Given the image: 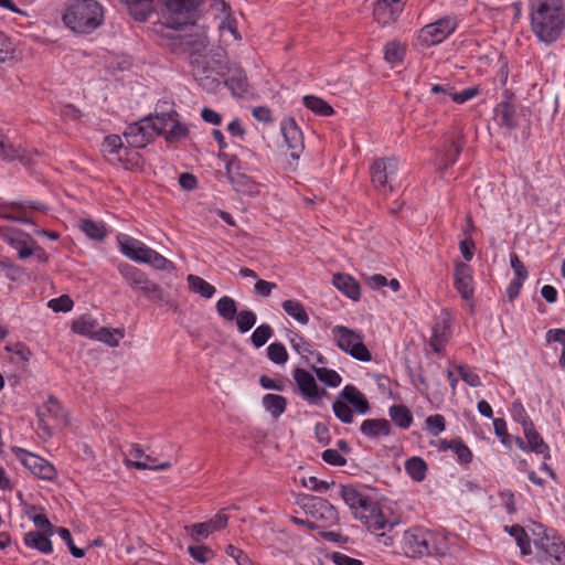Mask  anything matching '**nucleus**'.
Instances as JSON below:
<instances>
[{
  "label": "nucleus",
  "instance_id": "obj_1",
  "mask_svg": "<svg viewBox=\"0 0 565 565\" xmlns=\"http://www.w3.org/2000/svg\"><path fill=\"white\" fill-rule=\"evenodd\" d=\"M340 495L354 518L373 533L384 536L386 529L398 524L397 518H388L377 502L352 484L341 486Z\"/></svg>",
  "mask_w": 565,
  "mask_h": 565
},
{
  "label": "nucleus",
  "instance_id": "obj_2",
  "mask_svg": "<svg viewBox=\"0 0 565 565\" xmlns=\"http://www.w3.org/2000/svg\"><path fill=\"white\" fill-rule=\"evenodd\" d=\"M530 25L539 41L552 44L561 36L565 25L562 0H531Z\"/></svg>",
  "mask_w": 565,
  "mask_h": 565
},
{
  "label": "nucleus",
  "instance_id": "obj_3",
  "mask_svg": "<svg viewBox=\"0 0 565 565\" xmlns=\"http://www.w3.org/2000/svg\"><path fill=\"white\" fill-rule=\"evenodd\" d=\"M403 551L411 558L443 556L448 551L447 537L443 533L414 526L404 532Z\"/></svg>",
  "mask_w": 565,
  "mask_h": 565
},
{
  "label": "nucleus",
  "instance_id": "obj_4",
  "mask_svg": "<svg viewBox=\"0 0 565 565\" xmlns=\"http://www.w3.org/2000/svg\"><path fill=\"white\" fill-rule=\"evenodd\" d=\"M104 8L96 0H72L62 17L67 29L77 34H90L104 22Z\"/></svg>",
  "mask_w": 565,
  "mask_h": 565
},
{
  "label": "nucleus",
  "instance_id": "obj_5",
  "mask_svg": "<svg viewBox=\"0 0 565 565\" xmlns=\"http://www.w3.org/2000/svg\"><path fill=\"white\" fill-rule=\"evenodd\" d=\"M530 531L540 563L565 565V543L553 529H548L541 523H533Z\"/></svg>",
  "mask_w": 565,
  "mask_h": 565
},
{
  "label": "nucleus",
  "instance_id": "obj_6",
  "mask_svg": "<svg viewBox=\"0 0 565 565\" xmlns=\"http://www.w3.org/2000/svg\"><path fill=\"white\" fill-rule=\"evenodd\" d=\"M331 334L332 340L341 351L359 361H371L372 354L365 347L363 335L360 332L344 326H335L332 328Z\"/></svg>",
  "mask_w": 565,
  "mask_h": 565
},
{
  "label": "nucleus",
  "instance_id": "obj_7",
  "mask_svg": "<svg viewBox=\"0 0 565 565\" xmlns=\"http://www.w3.org/2000/svg\"><path fill=\"white\" fill-rule=\"evenodd\" d=\"M162 125V121H156V116L142 118L127 126L124 138L131 148H145L158 136V131L164 129Z\"/></svg>",
  "mask_w": 565,
  "mask_h": 565
},
{
  "label": "nucleus",
  "instance_id": "obj_8",
  "mask_svg": "<svg viewBox=\"0 0 565 565\" xmlns=\"http://www.w3.org/2000/svg\"><path fill=\"white\" fill-rule=\"evenodd\" d=\"M118 270L131 288L140 289L148 299L153 301L163 300L162 289L156 282L151 281L139 268L122 263L118 265Z\"/></svg>",
  "mask_w": 565,
  "mask_h": 565
},
{
  "label": "nucleus",
  "instance_id": "obj_9",
  "mask_svg": "<svg viewBox=\"0 0 565 565\" xmlns=\"http://www.w3.org/2000/svg\"><path fill=\"white\" fill-rule=\"evenodd\" d=\"M303 500V508L313 519L311 529L328 527L338 522V511L327 500L312 495H308Z\"/></svg>",
  "mask_w": 565,
  "mask_h": 565
},
{
  "label": "nucleus",
  "instance_id": "obj_10",
  "mask_svg": "<svg viewBox=\"0 0 565 565\" xmlns=\"http://www.w3.org/2000/svg\"><path fill=\"white\" fill-rule=\"evenodd\" d=\"M457 28V21L452 17H444L433 23L423 26L418 34V41L424 46H433L441 43L451 35Z\"/></svg>",
  "mask_w": 565,
  "mask_h": 565
},
{
  "label": "nucleus",
  "instance_id": "obj_11",
  "mask_svg": "<svg viewBox=\"0 0 565 565\" xmlns=\"http://www.w3.org/2000/svg\"><path fill=\"white\" fill-rule=\"evenodd\" d=\"M398 170L397 160L394 157L375 159L370 173L373 185L384 193L393 190V181Z\"/></svg>",
  "mask_w": 565,
  "mask_h": 565
},
{
  "label": "nucleus",
  "instance_id": "obj_12",
  "mask_svg": "<svg viewBox=\"0 0 565 565\" xmlns=\"http://www.w3.org/2000/svg\"><path fill=\"white\" fill-rule=\"evenodd\" d=\"M202 0H164L169 15L167 24L179 29L194 22V14Z\"/></svg>",
  "mask_w": 565,
  "mask_h": 565
},
{
  "label": "nucleus",
  "instance_id": "obj_13",
  "mask_svg": "<svg viewBox=\"0 0 565 565\" xmlns=\"http://www.w3.org/2000/svg\"><path fill=\"white\" fill-rule=\"evenodd\" d=\"M38 419L44 436L51 437L53 429L66 422V416L58 401L54 396H50L38 409Z\"/></svg>",
  "mask_w": 565,
  "mask_h": 565
},
{
  "label": "nucleus",
  "instance_id": "obj_14",
  "mask_svg": "<svg viewBox=\"0 0 565 565\" xmlns=\"http://www.w3.org/2000/svg\"><path fill=\"white\" fill-rule=\"evenodd\" d=\"M281 135L289 156L298 160L305 149L302 131L294 118H286L280 124Z\"/></svg>",
  "mask_w": 565,
  "mask_h": 565
},
{
  "label": "nucleus",
  "instance_id": "obj_15",
  "mask_svg": "<svg viewBox=\"0 0 565 565\" xmlns=\"http://www.w3.org/2000/svg\"><path fill=\"white\" fill-rule=\"evenodd\" d=\"M17 455L22 465L38 478L52 480L55 477L54 466L45 459L23 449H19Z\"/></svg>",
  "mask_w": 565,
  "mask_h": 565
},
{
  "label": "nucleus",
  "instance_id": "obj_16",
  "mask_svg": "<svg viewBox=\"0 0 565 565\" xmlns=\"http://www.w3.org/2000/svg\"><path fill=\"white\" fill-rule=\"evenodd\" d=\"M292 375L300 394L309 403L317 404L322 396L327 395L326 390H319L315 377L308 371L297 367L294 370Z\"/></svg>",
  "mask_w": 565,
  "mask_h": 565
},
{
  "label": "nucleus",
  "instance_id": "obj_17",
  "mask_svg": "<svg viewBox=\"0 0 565 565\" xmlns=\"http://www.w3.org/2000/svg\"><path fill=\"white\" fill-rule=\"evenodd\" d=\"M117 243L119 246V250L131 260L143 263V259L147 258L152 250V248L148 247L142 242L127 235L119 234L117 235Z\"/></svg>",
  "mask_w": 565,
  "mask_h": 565
},
{
  "label": "nucleus",
  "instance_id": "obj_18",
  "mask_svg": "<svg viewBox=\"0 0 565 565\" xmlns=\"http://www.w3.org/2000/svg\"><path fill=\"white\" fill-rule=\"evenodd\" d=\"M523 433L526 441H523L521 438H516L518 446L523 450L541 454L545 459H548L550 448L541 435L536 431L533 422H526L525 427L523 428Z\"/></svg>",
  "mask_w": 565,
  "mask_h": 565
},
{
  "label": "nucleus",
  "instance_id": "obj_19",
  "mask_svg": "<svg viewBox=\"0 0 565 565\" xmlns=\"http://www.w3.org/2000/svg\"><path fill=\"white\" fill-rule=\"evenodd\" d=\"M31 210L45 211L46 206L36 201L12 202L3 217L21 223H32Z\"/></svg>",
  "mask_w": 565,
  "mask_h": 565
},
{
  "label": "nucleus",
  "instance_id": "obj_20",
  "mask_svg": "<svg viewBox=\"0 0 565 565\" xmlns=\"http://www.w3.org/2000/svg\"><path fill=\"white\" fill-rule=\"evenodd\" d=\"M1 237L18 252L19 258L25 259L31 256L32 242L35 241L29 234L15 230H6Z\"/></svg>",
  "mask_w": 565,
  "mask_h": 565
},
{
  "label": "nucleus",
  "instance_id": "obj_21",
  "mask_svg": "<svg viewBox=\"0 0 565 565\" xmlns=\"http://www.w3.org/2000/svg\"><path fill=\"white\" fill-rule=\"evenodd\" d=\"M454 279L455 287L460 296L466 300L471 299L473 296L471 267L465 263H456Z\"/></svg>",
  "mask_w": 565,
  "mask_h": 565
},
{
  "label": "nucleus",
  "instance_id": "obj_22",
  "mask_svg": "<svg viewBox=\"0 0 565 565\" xmlns=\"http://www.w3.org/2000/svg\"><path fill=\"white\" fill-rule=\"evenodd\" d=\"M156 121H162V124H164V129L158 131V135L164 136L166 140L169 142L177 141L188 134L186 126L177 120L173 114L157 115Z\"/></svg>",
  "mask_w": 565,
  "mask_h": 565
},
{
  "label": "nucleus",
  "instance_id": "obj_23",
  "mask_svg": "<svg viewBox=\"0 0 565 565\" xmlns=\"http://www.w3.org/2000/svg\"><path fill=\"white\" fill-rule=\"evenodd\" d=\"M339 394L340 398L351 405L358 414L365 415L370 412L369 401L355 386L345 385Z\"/></svg>",
  "mask_w": 565,
  "mask_h": 565
},
{
  "label": "nucleus",
  "instance_id": "obj_24",
  "mask_svg": "<svg viewBox=\"0 0 565 565\" xmlns=\"http://www.w3.org/2000/svg\"><path fill=\"white\" fill-rule=\"evenodd\" d=\"M494 119L497 122L509 130L519 126V118L515 107L509 102H501L494 109Z\"/></svg>",
  "mask_w": 565,
  "mask_h": 565
},
{
  "label": "nucleus",
  "instance_id": "obj_25",
  "mask_svg": "<svg viewBox=\"0 0 565 565\" xmlns=\"http://www.w3.org/2000/svg\"><path fill=\"white\" fill-rule=\"evenodd\" d=\"M360 431L367 438H380L390 436L392 433L391 423L385 418L365 419L361 424Z\"/></svg>",
  "mask_w": 565,
  "mask_h": 565
},
{
  "label": "nucleus",
  "instance_id": "obj_26",
  "mask_svg": "<svg viewBox=\"0 0 565 565\" xmlns=\"http://www.w3.org/2000/svg\"><path fill=\"white\" fill-rule=\"evenodd\" d=\"M462 147H463L462 137L458 138L457 140L452 139L450 141L449 147L441 150L436 156V167L438 168V170L443 171V170H446L448 167L452 166L457 161V159L462 150Z\"/></svg>",
  "mask_w": 565,
  "mask_h": 565
},
{
  "label": "nucleus",
  "instance_id": "obj_27",
  "mask_svg": "<svg viewBox=\"0 0 565 565\" xmlns=\"http://www.w3.org/2000/svg\"><path fill=\"white\" fill-rule=\"evenodd\" d=\"M52 535L53 534H47L46 532L30 531L24 534L23 542L30 548H34L43 554H50L53 551V545L50 540Z\"/></svg>",
  "mask_w": 565,
  "mask_h": 565
},
{
  "label": "nucleus",
  "instance_id": "obj_28",
  "mask_svg": "<svg viewBox=\"0 0 565 565\" xmlns=\"http://www.w3.org/2000/svg\"><path fill=\"white\" fill-rule=\"evenodd\" d=\"M129 456L134 457L136 460L126 459L125 463L127 467H134L138 470H166L169 469L172 465L169 461H164L160 465H149L141 459L145 457L143 450L139 445H132L129 450Z\"/></svg>",
  "mask_w": 565,
  "mask_h": 565
},
{
  "label": "nucleus",
  "instance_id": "obj_29",
  "mask_svg": "<svg viewBox=\"0 0 565 565\" xmlns=\"http://www.w3.org/2000/svg\"><path fill=\"white\" fill-rule=\"evenodd\" d=\"M401 11V8L390 7L386 0H377L373 10V14L380 24L387 25L397 19Z\"/></svg>",
  "mask_w": 565,
  "mask_h": 565
},
{
  "label": "nucleus",
  "instance_id": "obj_30",
  "mask_svg": "<svg viewBox=\"0 0 565 565\" xmlns=\"http://www.w3.org/2000/svg\"><path fill=\"white\" fill-rule=\"evenodd\" d=\"M333 285L349 298L353 300L360 299V286L352 277L344 274H337L333 276Z\"/></svg>",
  "mask_w": 565,
  "mask_h": 565
},
{
  "label": "nucleus",
  "instance_id": "obj_31",
  "mask_svg": "<svg viewBox=\"0 0 565 565\" xmlns=\"http://www.w3.org/2000/svg\"><path fill=\"white\" fill-rule=\"evenodd\" d=\"M505 531L514 537L516 545L520 547L522 556L532 554L530 536L521 525L514 524L511 526H505Z\"/></svg>",
  "mask_w": 565,
  "mask_h": 565
},
{
  "label": "nucleus",
  "instance_id": "obj_32",
  "mask_svg": "<svg viewBox=\"0 0 565 565\" xmlns=\"http://www.w3.org/2000/svg\"><path fill=\"white\" fill-rule=\"evenodd\" d=\"M388 415L393 423L403 429L409 428L413 423V415L404 405H392Z\"/></svg>",
  "mask_w": 565,
  "mask_h": 565
},
{
  "label": "nucleus",
  "instance_id": "obj_33",
  "mask_svg": "<svg viewBox=\"0 0 565 565\" xmlns=\"http://www.w3.org/2000/svg\"><path fill=\"white\" fill-rule=\"evenodd\" d=\"M263 405L274 418H278L286 411L287 401L281 395L266 394L263 397Z\"/></svg>",
  "mask_w": 565,
  "mask_h": 565
},
{
  "label": "nucleus",
  "instance_id": "obj_34",
  "mask_svg": "<svg viewBox=\"0 0 565 565\" xmlns=\"http://www.w3.org/2000/svg\"><path fill=\"white\" fill-rule=\"evenodd\" d=\"M186 280L189 282V288L193 292L201 295L203 298L210 299L215 294V287L199 276L189 275Z\"/></svg>",
  "mask_w": 565,
  "mask_h": 565
},
{
  "label": "nucleus",
  "instance_id": "obj_35",
  "mask_svg": "<svg viewBox=\"0 0 565 565\" xmlns=\"http://www.w3.org/2000/svg\"><path fill=\"white\" fill-rule=\"evenodd\" d=\"M125 337L124 329H108L105 327H100L96 331V335L94 340H98L108 344L109 347H118L119 341Z\"/></svg>",
  "mask_w": 565,
  "mask_h": 565
},
{
  "label": "nucleus",
  "instance_id": "obj_36",
  "mask_svg": "<svg viewBox=\"0 0 565 565\" xmlns=\"http://www.w3.org/2000/svg\"><path fill=\"white\" fill-rule=\"evenodd\" d=\"M97 322L90 317L83 316L76 319L72 324V330L81 335L95 339L97 331Z\"/></svg>",
  "mask_w": 565,
  "mask_h": 565
},
{
  "label": "nucleus",
  "instance_id": "obj_37",
  "mask_svg": "<svg viewBox=\"0 0 565 565\" xmlns=\"http://www.w3.org/2000/svg\"><path fill=\"white\" fill-rule=\"evenodd\" d=\"M225 84L236 96H242L248 90V81L244 72L235 71L232 75H230Z\"/></svg>",
  "mask_w": 565,
  "mask_h": 565
},
{
  "label": "nucleus",
  "instance_id": "obj_38",
  "mask_svg": "<svg viewBox=\"0 0 565 565\" xmlns=\"http://www.w3.org/2000/svg\"><path fill=\"white\" fill-rule=\"evenodd\" d=\"M303 105L319 116L327 117L333 114V108L327 102L313 95L305 96Z\"/></svg>",
  "mask_w": 565,
  "mask_h": 565
},
{
  "label": "nucleus",
  "instance_id": "obj_39",
  "mask_svg": "<svg viewBox=\"0 0 565 565\" xmlns=\"http://www.w3.org/2000/svg\"><path fill=\"white\" fill-rule=\"evenodd\" d=\"M405 470L415 481H423L426 477L427 465L419 457H412L405 462Z\"/></svg>",
  "mask_w": 565,
  "mask_h": 565
},
{
  "label": "nucleus",
  "instance_id": "obj_40",
  "mask_svg": "<svg viewBox=\"0 0 565 565\" xmlns=\"http://www.w3.org/2000/svg\"><path fill=\"white\" fill-rule=\"evenodd\" d=\"M281 306L286 313L292 317L299 323L307 324L309 322V316L306 312L302 303H300L299 301L285 300Z\"/></svg>",
  "mask_w": 565,
  "mask_h": 565
},
{
  "label": "nucleus",
  "instance_id": "obj_41",
  "mask_svg": "<svg viewBox=\"0 0 565 565\" xmlns=\"http://www.w3.org/2000/svg\"><path fill=\"white\" fill-rule=\"evenodd\" d=\"M103 151L105 153L115 154L116 159L121 161L122 156L121 152H127V149L124 147L122 140L118 135H109L105 137L103 142Z\"/></svg>",
  "mask_w": 565,
  "mask_h": 565
},
{
  "label": "nucleus",
  "instance_id": "obj_42",
  "mask_svg": "<svg viewBox=\"0 0 565 565\" xmlns=\"http://www.w3.org/2000/svg\"><path fill=\"white\" fill-rule=\"evenodd\" d=\"M217 313L225 320H233L237 315V306L232 297L223 296L216 302Z\"/></svg>",
  "mask_w": 565,
  "mask_h": 565
},
{
  "label": "nucleus",
  "instance_id": "obj_43",
  "mask_svg": "<svg viewBox=\"0 0 565 565\" xmlns=\"http://www.w3.org/2000/svg\"><path fill=\"white\" fill-rule=\"evenodd\" d=\"M81 228L89 238L103 241L106 237V228L103 223L83 220Z\"/></svg>",
  "mask_w": 565,
  "mask_h": 565
},
{
  "label": "nucleus",
  "instance_id": "obj_44",
  "mask_svg": "<svg viewBox=\"0 0 565 565\" xmlns=\"http://www.w3.org/2000/svg\"><path fill=\"white\" fill-rule=\"evenodd\" d=\"M332 409L334 415L339 420H341L344 424H351L354 420L353 411L350 407V405L344 402V399L340 398V395L332 404Z\"/></svg>",
  "mask_w": 565,
  "mask_h": 565
},
{
  "label": "nucleus",
  "instance_id": "obj_45",
  "mask_svg": "<svg viewBox=\"0 0 565 565\" xmlns=\"http://www.w3.org/2000/svg\"><path fill=\"white\" fill-rule=\"evenodd\" d=\"M446 327L444 324L437 323L433 328V334L429 340V345L434 350L435 353H441L445 344H446Z\"/></svg>",
  "mask_w": 565,
  "mask_h": 565
},
{
  "label": "nucleus",
  "instance_id": "obj_46",
  "mask_svg": "<svg viewBox=\"0 0 565 565\" xmlns=\"http://www.w3.org/2000/svg\"><path fill=\"white\" fill-rule=\"evenodd\" d=\"M557 342L561 344L559 366L565 369V329H551L546 332V343Z\"/></svg>",
  "mask_w": 565,
  "mask_h": 565
},
{
  "label": "nucleus",
  "instance_id": "obj_47",
  "mask_svg": "<svg viewBox=\"0 0 565 565\" xmlns=\"http://www.w3.org/2000/svg\"><path fill=\"white\" fill-rule=\"evenodd\" d=\"M313 371L317 377L330 387H338L342 382L341 376L334 370L327 367H313Z\"/></svg>",
  "mask_w": 565,
  "mask_h": 565
},
{
  "label": "nucleus",
  "instance_id": "obj_48",
  "mask_svg": "<svg viewBox=\"0 0 565 565\" xmlns=\"http://www.w3.org/2000/svg\"><path fill=\"white\" fill-rule=\"evenodd\" d=\"M143 264H149L159 270H171L174 268L173 263L167 259L164 256L152 249L147 258L143 259Z\"/></svg>",
  "mask_w": 565,
  "mask_h": 565
},
{
  "label": "nucleus",
  "instance_id": "obj_49",
  "mask_svg": "<svg viewBox=\"0 0 565 565\" xmlns=\"http://www.w3.org/2000/svg\"><path fill=\"white\" fill-rule=\"evenodd\" d=\"M268 359L276 364H285L288 360V353L284 344L274 342L267 348Z\"/></svg>",
  "mask_w": 565,
  "mask_h": 565
},
{
  "label": "nucleus",
  "instance_id": "obj_50",
  "mask_svg": "<svg viewBox=\"0 0 565 565\" xmlns=\"http://www.w3.org/2000/svg\"><path fill=\"white\" fill-rule=\"evenodd\" d=\"M184 530L195 542H200L201 540L209 537L212 533L206 522L185 525Z\"/></svg>",
  "mask_w": 565,
  "mask_h": 565
},
{
  "label": "nucleus",
  "instance_id": "obj_51",
  "mask_svg": "<svg viewBox=\"0 0 565 565\" xmlns=\"http://www.w3.org/2000/svg\"><path fill=\"white\" fill-rule=\"evenodd\" d=\"M271 327L269 324H260L252 333L250 341L256 348H260L271 338Z\"/></svg>",
  "mask_w": 565,
  "mask_h": 565
},
{
  "label": "nucleus",
  "instance_id": "obj_52",
  "mask_svg": "<svg viewBox=\"0 0 565 565\" xmlns=\"http://www.w3.org/2000/svg\"><path fill=\"white\" fill-rule=\"evenodd\" d=\"M236 316V324L242 333L249 331L256 323L257 317L255 312L250 310H242Z\"/></svg>",
  "mask_w": 565,
  "mask_h": 565
},
{
  "label": "nucleus",
  "instance_id": "obj_53",
  "mask_svg": "<svg viewBox=\"0 0 565 565\" xmlns=\"http://www.w3.org/2000/svg\"><path fill=\"white\" fill-rule=\"evenodd\" d=\"M456 370L459 373L460 379L469 386L478 387L481 385V380L479 375L476 372H473L469 366L458 364L456 366Z\"/></svg>",
  "mask_w": 565,
  "mask_h": 565
},
{
  "label": "nucleus",
  "instance_id": "obj_54",
  "mask_svg": "<svg viewBox=\"0 0 565 565\" xmlns=\"http://www.w3.org/2000/svg\"><path fill=\"white\" fill-rule=\"evenodd\" d=\"M426 428L433 436H438L446 428L445 417L440 414L428 416L425 420Z\"/></svg>",
  "mask_w": 565,
  "mask_h": 565
},
{
  "label": "nucleus",
  "instance_id": "obj_55",
  "mask_svg": "<svg viewBox=\"0 0 565 565\" xmlns=\"http://www.w3.org/2000/svg\"><path fill=\"white\" fill-rule=\"evenodd\" d=\"M74 306L73 300L67 295L53 298L47 302V307L54 312H68Z\"/></svg>",
  "mask_w": 565,
  "mask_h": 565
},
{
  "label": "nucleus",
  "instance_id": "obj_56",
  "mask_svg": "<svg viewBox=\"0 0 565 565\" xmlns=\"http://www.w3.org/2000/svg\"><path fill=\"white\" fill-rule=\"evenodd\" d=\"M448 447L458 456L461 462L469 463L472 460L471 450L461 440H451Z\"/></svg>",
  "mask_w": 565,
  "mask_h": 565
},
{
  "label": "nucleus",
  "instance_id": "obj_57",
  "mask_svg": "<svg viewBox=\"0 0 565 565\" xmlns=\"http://www.w3.org/2000/svg\"><path fill=\"white\" fill-rule=\"evenodd\" d=\"M206 68L200 65L194 66V77L198 81V83L206 88V89H213L216 85V78L211 77L206 74Z\"/></svg>",
  "mask_w": 565,
  "mask_h": 565
},
{
  "label": "nucleus",
  "instance_id": "obj_58",
  "mask_svg": "<svg viewBox=\"0 0 565 565\" xmlns=\"http://www.w3.org/2000/svg\"><path fill=\"white\" fill-rule=\"evenodd\" d=\"M385 60L388 63H397L403 60L404 50L397 42H390L385 46Z\"/></svg>",
  "mask_w": 565,
  "mask_h": 565
},
{
  "label": "nucleus",
  "instance_id": "obj_59",
  "mask_svg": "<svg viewBox=\"0 0 565 565\" xmlns=\"http://www.w3.org/2000/svg\"><path fill=\"white\" fill-rule=\"evenodd\" d=\"M188 552L200 563H205L214 556L213 551L205 545L189 546Z\"/></svg>",
  "mask_w": 565,
  "mask_h": 565
},
{
  "label": "nucleus",
  "instance_id": "obj_60",
  "mask_svg": "<svg viewBox=\"0 0 565 565\" xmlns=\"http://www.w3.org/2000/svg\"><path fill=\"white\" fill-rule=\"evenodd\" d=\"M218 29L222 32L227 31L236 41L242 39V36L237 30V22L231 15V13H226V15L223 17L222 21L218 24Z\"/></svg>",
  "mask_w": 565,
  "mask_h": 565
},
{
  "label": "nucleus",
  "instance_id": "obj_61",
  "mask_svg": "<svg viewBox=\"0 0 565 565\" xmlns=\"http://www.w3.org/2000/svg\"><path fill=\"white\" fill-rule=\"evenodd\" d=\"M13 54L14 45L12 41L3 32H0V62L12 58Z\"/></svg>",
  "mask_w": 565,
  "mask_h": 565
},
{
  "label": "nucleus",
  "instance_id": "obj_62",
  "mask_svg": "<svg viewBox=\"0 0 565 565\" xmlns=\"http://www.w3.org/2000/svg\"><path fill=\"white\" fill-rule=\"evenodd\" d=\"M510 263L514 270L515 279L524 281L527 278V270L515 253L510 255Z\"/></svg>",
  "mask_w": 565,
  "mask_h": 565
},
{
  "label": "nucleus",
  "instance_id": "obj_63",
  "mask_svg": "<svg viewBox=\"0 0 565 565\" xmlns=\"http://www.w3.org/2000/svg\"><path fill=\"white\" fill-rule=\"evenodd\" d=\"M225 553L235 559L237 565H250L249 557L238 547L230 544L225 548Z\"/></svg>",
  "mask_w": 565,
  "mask_h": 565
},
{
  "label": "nucleus",
  "instance_id": "obj_64",
  "mask_svg": "<svg viewBox=\"0 0 565 565\" xmlns=\"http://www.w3.org/2000/svg\"><path fill=\"white\" fill-rule=\"evenodd\" d=\"M322 459L332 466L342 467L347 463V459L335 449H327L322 452Z\"/></svg>",
  "mask_w": 565,
  "mask_h": 565
}]
</instances>
